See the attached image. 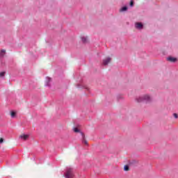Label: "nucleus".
I'll use <instances>...</instances> for the list:
<instances>
[{"mask_svg": "<svg viewBox=\"0 0 178 178\" xmlns=\"http://www.w3.org/2000/svg\"><path fill=\"white\" fill-rule=\"evenodd\" d=\"M81 136L82 137L83 144H85V145H88V142L87 141V140H86V136L84 135V133L81 132Z\"/></svg>", "mask_w": 178, "mask_h": 178, "instance_id": "obj_6", "label": "nucleus"}, {"mask_svg": "<svg viewBox=\"0 0 178 178\" xmlns=\"http://www.w3.org/2000/svg\"><path fill=\"white\" fill-rule=\"evenodd\" d=\"M74 133H80V134H81V131H80V129H79L76 127L74 128Z\"/></svg>", "mask_w": 178, "mask_h": 178, "instance_id": "obj_12", "label": "nucleus"}, {"mask_svg": "<svg viewBox=\"0 0 178 178\" xmlns=\"http://www.w3.org/2000/svg\"><path fill=\"white\" fill-rule=\"evenodd\" d=\"M127 6H124L120 9V12H126L127 10Z\"/></svg>", "mask_w": 178, "mask_h": 178, "instance_id": "obj_10", "label": "nucleus"}, {"mask_svg": "<svg viewBox=\"0 0 178 178\" xmlns=\"http://www.w3.org/2000/svg\"><path fill=\"white\" fill-rule=\"evenodd\" d=\"M5 52H6L5 49H2L1 51V52H0V57L1 58H3V55H5Z\"/></svg>", "mask_w": 178, "mask_h": 178, "instance_id": "obj_11", "label": "nucleus"}, {"mask_svg": "<svg viewBox=\"0 0 178 178\" xmlns=\"http://www.w3.org/2000/svg\"><path fill=\"white\" fill-rule=\"evenodd\" d=\"M173 115H174V118H175V119H177V118H178V115H177V114H176V113H174V114H173Z\"/></svg>", "mask_w": 178, "mask_h": 178, "instance_id": "obj_19", "label": "nucleus"}, {"mask_svg": "<svg viewBox=\"0 0 178 178\" xmlns=\"http://www.w3.org/2000/svg\"><path fill=\"white\" fill-rule=\"evenodd\" d=\"M129 169V165H126L124 166V170L125 172H128Z\"/></svg>", "mask_w": 178, "mask_h": 178, "instance_id": "obj_16", "label": "nucleus"}, {"mask_svg": "<svg viewBox=\"0 0 178 178\" xmlns=\"http://www.w3.org/2000/svg\"><path fill=\"white\" fill-rule=\"evenodd\" d=\"M51 81H52V79L48 76L46 77L45 80V86L46 87H51Z\"/></svg>", "mask_w": 178, "mask_h": 178, "instance_id": "obj_5", "label": "nucleus"}, {"mask_svg": "<svg viewBox=\"0 0 178 178\" xmlns=\"http://www.w3.org/2000/svg\"><path fill=\"white\" fill-rule=\"evenodd\" d=\"M2 143H3V138H0V144H2Z\"/></svg>", "mask_w": 178, "mask_h": 178, "instance_id": "obj_20", "label": "nucleus"}, {"mask_svg": "<svg viewBox=\"0 0 178 178\" xmlns=\"http://www.w3.org/2000/svg\"><path fill=\"white\" fill-rule=\"evenodd\" d=\"M111 58L108 57L107 58H105L104 60H103V65L104 66H106L108 65H109V63H111Z\"/></svg>", "mask_w": 178, "mask_h": 178, "instance_id": "obj_7", "label": "nucleus"}, {"mask_svg": "<svg viewBox=\"0 0 178 178\" xmlns=\"http://www.w3.org/2000/svg\"><path fill=\"white\" fill-rule=\"evenodd\" d=\"M6 72H0V77H5V74H6Z\"/></svg>", "mask_w": 178, "mask_h": 178, "instance_id": "obj_18", "label": "nucleus"}, {"mask_svg": "<svg viewBox=\"0 0 178 178\" xmlns=\"http://www.w3.org/2000/svg\"><path fill=\"white\" fill-rule=\"evenodd\" d=\"M136 101L138 102H145L146 104H149V102H152V97L149 95H144L143 96H140L136 99Z\"/></svg>", "mask_w": 178, "mask_h": 178, "instance_id": "obj_1", "label": "nucleus"}, {"mask_svg": "<svg viewBox=\"0 0 178 178\" xmlns=\"http://www.w3.org/2000/svg\"><path fill=\"white\" fill-rule=\"evenodd\" d=\"M76 87L77 88H86V90H88V88H86V86H81L80 84H78Z\"/></svg>", "mask_w": 178, "mask_h": 178, "instance_id": "obj_15", "label": "nucleus"}, {"mask_svg": "<svg viewBox=\"0 0 178 178\" xmlns=\"http://www.w3.org/2000/svg\"><path fill=\"white\" fill-rule=\"evenodd\" d=\"M11 118H15L16 116V113L13 111L10 112Z\"/></svg>", "mask_w": 178, "mask_h": 178, "instance_id": "obj_13", "label": "nucleus"}, {"mask_svg": "<svg viewBox=\"0 0 178 178\" xmlns=\"http://www.w3.org/2000/svg\"><path fill=\"white\" fill-rule=\"evenodd\" d=\"M166 59L168 62H171L172 63H175V62H177V58L172 56H168Z\"/></svg>", "mask_w": 178, "mask_h": 178, "instance_id": "obj_4", "label": "nucleus"}, {"mask_svg": "<svg viewBox=\"0 0 178 178\" xmlns=\"http://www.w3.org/2000/svg\"><path fill=\"white\" fill-rule=\"evenodd\" d=\"M64 177L65 178H73L74 177V171H73L72 168H67Z\"/></svg>", "mask_w": 178, "mask_h": 178, "instance_id": "obj_2", "label": "nucleus"}, {"mask_svg": "<svg viewBox=\"0 0 178 178\" xmlns=\"http://www.w3.org/2000/svg\"><path fill=\"white\" fill-rule=\"evenodd\" d=\"M129 6H131V8H133V6H134V1L131 0Z\"/></svg>", "mask_w": 178, "mask_h": 178, "instance_id": "obj_17", "label": "nucleus"}, {"mask_svg": "<svg viewBox=\"0 0 178 178\" xmlns=\"http://www.w3.org/2000/svg\"><path fill=\"white\" fill-rule=\"evenodd\" d=\"M136 163H137V161L136 160H132L129 162V165H136Z\"/></svg>", "mask_w": 178, "mask_h": 178, "instance_id": "obj_14", "label": "nucleus"}, {"mask_svg": "<svg viewBox=\"0 0 178 178\" xmlns=\"http://www.w3.org/2000/svg\"><path fill=\"white\" fill-rule=\"evenodd\" d=\"M135 29H136V30H143L144 29V24H143V22H136L135 23Z\"/></svg>", "mask_w": 178, "mask_h": 178, "instance_id": "obj_3", "label": "nucleus"}, {"mask_svg": "<svg viewBox=\"0 0 178 178\" xmlns=\"http://www.w3.org/2000/svg\"><path fill=\"white\" fill-rule=\"evenodd\" d=\"M19 138H22V140H27L29 138V135L23 134L19 136Z\"/></svg>", "mask_w": 178, "mask_h": 178, "instance_id": "obj_9", "label": "nucleus"}, {"mask_svg": "<svg viewBox=\"0 0 178 178\" xmlns=\"http://www.w3.org/2000/svg\"><path fill=\"white\" fill-rule=\"evenodd\" d=\"M81 41L83 42V44H87L88 42V38L87 37H82Z\"/></svg>", "mask_w": 178, "mask_h": 178, "instance_id": "obj_8", "label": "nucleus"}]
</instances>
